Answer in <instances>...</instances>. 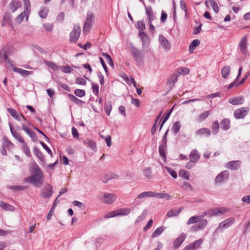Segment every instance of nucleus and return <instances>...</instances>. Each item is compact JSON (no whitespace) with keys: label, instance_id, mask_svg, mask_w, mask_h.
I'll return each mask as SVG.
<instances>
[{"label":"nucleus","instance_id":"obj_1","mask_svg":"<svg viewBox=\"0 0 250 250\" xmlns=\"http://www.w3.org/2000/svg\"><path fill=\"white\" fill-rule=\"evenodd\" d=\"M29 171L32 175L26 178L25 181L29 182L35 187H40L42 184L44 176L41 168L35 162L31 164Z\"/></svg>","mask_w":250,"mask_h":250},{"label":"nucleus","instance_id":"obj_2","mask_svg":"<svg viewBox=\"0 0 250 250\" xmlns=\"http://www.w3.org/2000/svg\"><path fill=\"white\" fill-rule=\"evenodd\" d=\"M81 34V27L79 24H75L73 29L70 34V41L75 43L79 38Z\"/></svg>","mask_w":250,"mask_h":250},{"label":"nucleus","instance_id":"obj_3","mask_svg":"<svg viewBox=\"0 0 250 250\" xmlns=\"http://www.w3.org/2000/svg\"><path fill=\"white\" fill-rule=\"evenodd\" d=\"M131 53L135 62L138 64H141L143 62L144 55L143 53L138 48L135 47H131Z\"/></svg>","mask_w":250,"mask_h":250},{"label":"nucleus","instance_id":"obj_4","mask_svg":"<svg viewBox=\"0 0 250 250\" xmlns=\"http://www.w3.org/2000/svg\"><path fill=\"white\" fill-rule=\"evenodd\" d=\"M100 199L104 204H111L116 200V197L114 194L104 192Z\"/></svg>","mask_w":250,"mask_h":250},{"label":"nucleus","instance_id":"obj_5","mask_svg":"<svg viewBox=\"0 0 250 250\" xmlns=\"http://www.w3.org/2000/svg\"><path fill=\"white\" fill-rule=\"evenodd\" d=\"M249 108L248 107H242L235 110L234 112V117L236 119H243L248 114Z\"/></svg>","mask_w":250,"mask_h":250},{"label":"nucleus","instance_id":"obj_6","mask_svg":"<svg viewBox=\"0 0 250 250\" xmlns=\"http://www.w3.org/2000/svg\"><path fill=\"white\" fill-rule=\"evenodd\" d=\"M159 42L163 49L165 51H168L170 50L171 46V43L163 35H159Z\"/></svg>","mask_w":250,"mask_h":250},{"label":"nucleus","instance_id":"obj_7","mask_svg":"<svg viewBox=\"0 0 250 250\" xmlns=\"http://www.w3.org/2000/svg\"><path fill=\"white\" fill-rule=\"evenodd\" d=\"M229 211V209L226 208H215L210 209L211 217L220 216Z\"/></svg>","mask_w":250,"mask_h":250},{"label":"nucleus","instance_id":"obj_8","mask_svg":"<svg viewBox=\"0 0 250 250\" xmlns=\"http://www.w3.org/2000/svg\"><path fill=\"white\" fill-rule=\"evenodd\" d=\"M198 223L192 226L191 230L193 231H197L203 229L207 225L208 221L206 219H200Z\"/></svg>","mask_w":250,"mask_h":250},{"label":"nucleus","instance_id":"obj_9","mask_svg":"<svg viewBox=\"0 0 250 250\" xmlns=\"http://www.w3.org/2000/svg\"><path fill=\"white\" fill-rule=\"evenodd\" d=\"M235 222V219L233 217L228 218L222 222L216 229V230H219L229 228Z\"/></svg>","mask_w":250,"mask_h":250},{"label":"nucleus","instance_id":"obj_10","mask_svg":"<svg viewBox=\"0 0 250 250\" xmlns=\"http://www.w3.org/2000/svg\"><path fill=\"white\" fill-rule=\"evenodd\" d=\"M21 126L22 129L31 137L33 141L36 142L38 140V138L36 133L30 129L24 123H22Z\"/></svg>","mask_w":250,"mask_h":250},{"label":"nucleus","instance_id":"obj_11","mask_svg":"<svg viewBox=\"0 0 250 250\" xmlns=\"http://www.w3.org/2000/svg\"><path fill=\"white\" fill-rule=\"evenodd\" d=\"M247 37L244 36L241 40L239 43V48L243 54L246 55L248 53L247 50Z\"/></svg>","mask_w":250,"mask_h":250},{"label":"nucleus","instance_id":"obj_12","mask_svg":"<svg viewBox=\"0 0 250 250\" xmlns=\"http://www.w3.org/2000/svg\"><path fill=\"white\" fill-rule=\"evenodd\" d=\"M203 242V240L202 239L196 240L194 242L187 245L183 250H194L199 248Z\"/></svg>","mask_w":250,"mask_h":250},{"label":"nucleus","instance_id":"obj_13","mask_svg":"<svg viewBox=\"0 0 250 250\" xmlns=\"http://www.w3.org/2000/svg\"><path fill=\"white\" fill-rule=\"evenodd\" d=\"M229 173L228 171H223L220 173L215 178V181L216 183H221L228 179Z\"/></svg>","mask_w":250,"mask_h":250},{"label":"nucleus","instance_id":"obj_14","mask_svg":"<svg viewBox=\"0 0 250 250\" xmlns=\"http://www.w3.org/2000/svg\"><path fill=\"white\" fill-rule=\"evenodd\" d=\"M187 237V234L184 233H181L174 241L173 243V248L174 249L178 248Z\"/></svg>","mask_w":250,"mask_h":250},{"label":"nucleus","instance_id":"obj_15","mask_svg":"<svg viewBox=\"0 0 250 250\" xmlns=\"http://www.w3.org/2000/svg\"><path fill=\"white\" fill-rule=\"evenodd\" d=\"M9 127H10V130L11 131V133L13 136V137L17 140L19 142L21 143V144L24 143L25 141L24 139L21 137L20 133L18 132V131L14 130L13 127L11 125V123L9 124Z\"/></svg>","mask_w":250,"mask_h":250},{"label":"nucleus","instance_id":"obj_16","mask_svg":"<svg viewBox=\"0 0 250 250\" xmlns=\"http://www.w3.org/2000/svg\"><path fill=\"white\" fill-rule=\"evenodd\" d=\"M241 162L240 161H232L227 163V167L231 170L238 169L240 167Z\"/></svg>","mask_w":250,"mask_h":250},{"label":"nucleus","instance_id":"obj_17","mask_svg":"<svg viewBox=\"0 0 250 250\" xmlns=\"http://www.w3.org/2000/svg\"><path fill=\"white\" fill-rule=\"evenodd\" d=\"M52 194V187L50 185H48L45 188L43 189L42 191V195L43 198H49L51 197Z\"/></svg>","mask_w":250,"mask_h":250},{"label":"nucleus","instance_id":"obj_18","mask_svg":"<svg viewBox=\"0 0 250 250\" xmlns=\"http://www.w3.org/2000/svg\"><path fill=\"white\" fill-rule=\"evenodd\" d=\"M29 15L28 14L25 9H24V11L22 12L20 14H19L15 19V21L18 23H21L24 20L25 17H26V20H28Z\"/></svg>","mask_w":250,"mask_h":250},{"label":"nucleus","instance_id":"obj_19","mask_svg":"<svg viewBox=\"0 0 250 250\" xmlns=\"http://www.w3.org/2000/svg\"><path fill=\"white\" fill-rule=\"evenodd\" d=\"M210 114V111H206L198 114L195 118V121L197 123H201L207 119Z\"/></svg>","mask_w":250,"mask_h":250},{"label":"nucleus","instance_id":"obj_20","mask_svg":"<svg viewBox=\"0 0 250 250\" xmlns=\"http://www.w3.org/2000/svg\"><path fill=\"white\" fill-rule=\"evenodd\" d=\"M189 157L191 161L197 163L200 158V155L198 151L195 149L191 151Z\"/></svg>","mask_w":250,"mask_h":250},{"label":"nucleus","instance_id":"obj_21","mask_svg":"<svg viewBox=\"0 0 250 250\" xmlns=\"http://www.w3.org/2000/svg\"><path fill=\"white\" fill-rule=\"evenodd\" d=\"M229 103L233 105L241 104L244 103V98L242 96L234 98H230L229 99Z\"/></svg>","mask_w":250,"mask_h":250},{"label":"nucleus","instance_id":"obj_22","mask_svg":"<svg viewBox=\"0 0 250 250\" xmlns=\"http://www.w3.org/2000/svg\"><path fill=\"white\" fill-rule=\"evenodd\" d=\"M195 133L197 136L204 135L208 137L210 136L211 132L210 130L208 128H202L196 130Z\"/></svg>","mask_w":250,"mask_h":250},{"label":"nucleus","instance_id":"obj_23","mask_svg":"<svg viewBox=\"0 0 250 250\" xmlns=\"http://www.w3.org/2000/svg\"><path fill=\"white\" fill-rule=\"evenodd\" d=\"M34 152L35 153L36 156L39 159L41 162V164L44 165L45 164V159L43 155L40 150L37 147L35 146L33 148Z\"/></svg>","mask_w":250,"mask_h":250},{"label":"nucleus","instance_id":"obj_24","mask_svg":"<svg viewBox=\"0 0 250 250\" xmlns=\"http://www.w3.org/2000/svg\"><path fill=\"white\" fill-rule=\"evenodd\" d=\"M21 7V2L19 0H13L9 4V8L12 12H15Z\"/></svg>","mask_w":250,"mask_h":250},{"label":"nucleus","instance_id":"obj_25","mask_svg":"<svg viewBox=\"0 0 250 250\" xmlns=\"http://www.w3.org/2000/svg\"><path fill=\"white\" fill-rule=\"evenodd\" d=\"M146 13L147 16L148 21H152L155 20V15L151 7H146Z\"/></svg>","mask_w":250,"mask_h":250},{"label":"nucleus","instance_id":"obj_26","mask_svg":"<svg viewBox=\"0 0 250 250\" xmlns=\"http://www.w3.org/2000/svg\"><path fill=\"white\" fill-rule=\"evenodd\" d=\"M94 20V15L91 11H88L86 14V18L84 22L93 24Z\"/></svg>","mask_w":250,"mask_h":250},{"label":"nucleus","instance_id":"obj_27","mask_svg":"<svg viewBox=\"0 0 250 250\" xmlns=\"http://www.w3.org/2000/svg\"><path fill=\"white\" fill-rule=\"evenodd\" d=\"M13 71L15 72H17L20 74L21 75L23 76H26L32 74V72L31 71L25 70L18 67L13 68Z\"/></svg>","mask_w":250,"mask_h":250},{"label":"nucleus","instance_id":"obj_28","mask_svg":"<svg viewBox=\"0 0 250 250\" xmlns=\"http://www.w3.org/2000/svg\"><path fill=\"white\" fill-rule=\"evenodd\" d=\"M200 42L197 39L194 40L190 44L189 46L188 50L190 53H192L196 47L200 45Z\"/></svg>","mask_w":250,"mask_h":250},{"label":"nucleus","instance_id":"obj_29","mask_svg":"<svg viewBox=\"0 0 250 250\" xmlns=\"http://www.w3.org/2000/svg\"><path fill=\"white\" fill-rule=\"evenodd\" d=\"M230 72V67L228 65L225 66L221 70L222 77L224 79L228 78Z\"/></svg>","mask_w":250,"mask_h":250},{"label":"nucleus","instance_id":"obj_30","mask_svg":"<svg viewBox=\"0 0 250 250\" xmlns=\"http://www.w3.org/2000/svg\"><path fill=\"white\" fill-rule=\"evenodd\" d=\"M0 207L5 210L13 211L15 209V208L13 206L1 201H0Z\"/></svg>","mask_w":250,"mask_h":250},{"label":"nucleus","instance_id":"obj_31","mask_svg":"<svg viewBox=\"0 0 250 250\" xmlns=\"http://www.w3.org/2000/svg\"><path fill=\"white\" fill-rule=\"evenodd\" d=\"M48 11L47 7H42L39 12V15L41 18L45 19L47 16Z\"/></svg>","mask_w":250,"mask_h":250},{"label":"nucleus","instance_id":"obj_32","mask_svg":"<svg viewBox=\"0 0 250 250\" xmlns=\"http://www.w3.org/2000/svg\"><path fill=\"white\" fill-rule=\"evenodd\" d=\"M131 212V210L128 208H123L116 210V214L118 215H127Z\"/></svg>","mask_w":250,"mask_h":250},{"label":"nucleus","instance_id":"obj_33","mask_svg":"<svg viewBox=\"0 0 250 250\" xmlns=\"http://www.w3.org/2000/svg\"><path fill=\"white\" fill-rule=\"evenodd\" d=\"M7 111L10 114V115L16 120L19 121H21V117L18 115V113L16 110L12 108H7Z\"/></svg>","mask_w":250,"mask_h":250},{"label":"nucleus","instance_id":"obj_34","mask_svg":"<svg viewBox=\"0 0 250 250\" xmlns=\"http://www.w3.org/2000/svg\"><path fill=\"white\" fill-rule=\"evenodd\" d=\"M221 128L225 130H228L230 127V121L228 119H224L221 122Z\"/></svg>","mask_w":250,"mask_h":250},{"label":"nucleus","instance_id":"obj_35","mask_svg":"<svg viewBox=\"0 0 250 250\" xmlns=\"http://www.w3.org/2000/svg\"><path fill=\"white\" fill-rule=\"evenodd\" d=\"M165 228L164 226H161L157 228L152 234V237L155 238L159 236L165 230Z\"/></svg>","mask_w":250,"mask_h":250},{"label":"nucleus","instance_id":"obj_36","mask_svg":"<svg viewBox=\"0 0 250 250\" xmlns=\"http://www.w3.org/2000/svg\"><path fill=\"white\" fill-rule=\"evenodd\" d=\"M182 208L176 210H169L167 214V215L168 217H171L178 215L182 211Z\"/></svg>","mask_w":250,"mask_h":250},{"label":"nucleus","instance_id":"obj_37","mask_svg":"<svg viewBox=\"0 0 250 250\" xmlns=\"http://www.w3.org/2000/svg\"><path fill=\"white\" fill-rule=\"evenodd\" d=\"M147 197H154V192L153 191L143 192L137 196V198H143Z\"/></svg>","mask_w":250,"mask_h":250},{"label":"nucleus","instance_id":"obj_38","mask_svg":"<svg viewBox=\"0 0 250 250\" xmlns=\"http://www.w3.org/2000/svg\"><path fill=\"white\" fill-rule=\"evenodd\" d=\"M22 149L23 151L27 157H30L31 156V153L27 144L24 142L22 143Z\"/></svg>","mask_w":250,"mask_h":250},{"label":"nucleus","instance_id":"obj_39","mask_svg":"<svg viewBox=\"0 0 250 250\" xmlns=\"http://www.w3.org/2000/svg\"><path fill=\"white\" fill-rule=\"evenodd\" d=\"M200 219H201L200 216H192L190 218H189V219L188 220L187 222V224L189 225L197 223L198 221H199Z\"/></svg>","mask_w":250,"mask_h":250},{"label":"nucleus","instance_id":"obj_40","mask_svg":"<svg viewBox=\"0 0 250 250\" xmlns=\"http://www.w3.org/2000/svg\"><path fill=\"white\" fill-rule=\"evenodd\" d=\"M83 143L91 148L92 150H95L96 149V144L95 143L90 140H85L83 141Z\"/></svg>","mask_w":250,"mask_h":250},{"label":"nucleus","instance_id":"obj_41","mask_svg":"<svg viewBox=\"0 0 250 250\" xmlns=\"http://www.w3.org/2000/svg\"><path fill=\"white\" fill-rule=\"evenodd\" d=\"M181 124L180 122L177 121L174 123L172 127V131L174 132V133L177 134V132L179 131L181 128Z\"/></svg>","mask_w":250,"mask_h":250},{"label":"nucleus","instance_id":"obj_42","mask_svg":"<svg viewBox=\"0 0 250 250\" xmlns=\"http://www.w3.org/2000/svg\"><path fill=\"white\" fill-rule=\"evenodd\" d=\"M68 96L69 99L72 101H73V102H74L75 103H76L77 104L80 105V104H82L83 103V102L82 100L79 99L78 98H77V97H76L75 96H74L72 94H68Z\"/></svg>","mask_w":250,"mask_h":250},{"label":"nucleus","instance_id":"obj_43","mask_svg":"<svg viewBox=\"0 0 250 250\" xmlns=\"http://www.w3.org/2000/svg\"><path fill=\"white\" fill-rule=\"evenodd\" d=\"M102 56L105 59L107 63H108L112 67H113L114 63L109 55L107 53H103Z\"/></svg>","mask_w":250,"mask_h":250},{"label":"nucleus","instance_id":"obj_44","mask_svg":"<svg viewBox=\"0 0 250 250\" xmlns=\"http://www.w3.org/2000/svg\"><path fill=\"white\" fill-rule=\"evenodd\" d=\"M178 72L181 75H187L189 73V69L186 67H180L178 69Z\"/></svg>","mask_w":250,"mask_h":250},{"label":"nucleus","instance_id":"obj_45","mask_svg":"<svg viewBox=\"0 0 250 250\" xmlns=\"http://www.w3.org/2000/svg\"><path fill=\"white\" fill-rule=\"evenodd\" d=\"M219 128V124L218 121H214L212 125V132L217 134Z\"/></svg>","mask_w":250,"mask_h":250},{"label":"nucleus","instance_id":"obj_46","mask_svg":"<svg viewBox=\"0 0 250 250\" xmlns=\"http://www.w3.org/2000/svg\"><path fill=\"white\" fill-rule=\"evenodd\" d=\"M144 175L148 179L152 178L151 168L149 167H145L144 169Z\"/></svg>","mask_w":250,"mask_h":250},{"label":"nucleus","instance_id":"obj_47","mask_svg":"<svg viewBox=\"0 0 250 250\" xmlns=\"http://www.w3.org/2000/svg\"><path fill=\"white\" fill-rule=\"evenodd\" d=\"M104 109L107 116H109L112 110V104L111 102L105 103L104 105Z\"/></svg>","mask_w":250,"mask_h":250},{"label":"nucleus","instance_id":"obj_48","mask_svg":"<svg viewBox=\"0 0 250 250\" xmlns=\"http://www.w3.org/2000/svg\"><path fill=\"white\" fill-rule=\"evenodd\" d=\"M166 147V145L161 144L160 145L159 147V152L160 154V155L165 158L166 157V153H165V147Z\"/></svg>","mask_w":250,"mask_h":250},{"label":"nucleus","instance_id":"obj_49","mask_svg":"<svg viewBox=\"0 0 250 250\" xmlns=\"http://www.w3.org/2000/svg\"><path fill=\"white\" fill-rule=\"evenodd\" d=\"M242 67H240L239 68V71H238V75H237V77L235 80V81H234L233 82L231 83L228 87V89H230L236 83V81L241 76V72H242Z\"/></svg>","mask_w":250,"mask_h":250},{"label":"nucleus","instance_id":"obj_50","mask_svg":"<svg viewBox=\"0 0 250 250\" xmlns=\"http://www.w3.org/2000/svg\"><path fill=\"white\" fill-rule=\"evenodd\" d=\"M179 174L180 176L186 180H188L189 179V173L185 170H180Z\"/></svg>","mask_w":250,"mask_h":250},{"label":"nucleus","instance_id":"obj_51","mask_svg":"<svg viewBox=\"0 0 250 250\" xmlns=\"http://www.w3.org/2000/svg\"><path fill=\"white\" fill-rule=\"evenodd\" d=\"M178 77V74H173L171 76V77L170 78V80H169V83H170V84H171V83H172V86H173L174 85L175 83L177 82Z\"/></svg>","mask_w":250,"mask_h":250},{"label":"nucleus","instance_id":"obj_52","mask_svg":"<svg viewBox=\"0 0 250 250\" xmlns=\"http://www.w3.org/2000/svg\"><path fill=\"white\" fill-rule=\"evenodd\" d=\"M210 5L215 13H218L219 11V7L217 3L214 0H210Z\"/></svg>","mask_w":250,"mask_h":250},{"label":"nucleus","instance_id":"obj_53","mask_svg":"<svg viewBox=\"0 0 250 250\" xmlns=\"http://www.w3.org/2000/svg\"><path fill=\"white\" fill-rule=\"evenodd\" d=\"M146 214H147L146 210H144L143 212H142V213L141 214V215H140L139 217H138V218L136 219V220L135 221V223H138L140 222L141 221H142V220H143L145 219V218L146 217Z\"/></svg>","mask_w":250,"mask_h":250},{"label":"nucleus","instance_id":"obj_54","mask_svg":"<svg viewBox=\"0 0 250 250\" xmlns=\"http://www.w3.org/2000/svg\"><path fill=\"white\" fill-rule=\"evenodd\" d=\"M92 25V24L84 22V25L83 27V33L87 34L89 32Z\"/></svg>","mask_w":250,"mask_h":250},{"label":"nucleus","instance_id":"obj_55","mask_svg":"<svg viewBox=\"0 0 250 250\" xmlns=\"http://www.w3.org/2000/svg\"><path fill=\"white\" fill-rule=\"evenodd\" d=\"M24 4V9H25L28 14L30 12V3L29 0H23Z\"/></svg>","mask_w":250,"mask_h":250},{"label":"nucleus","instance_id":"obj_56","mask_svg":"<svg viewBox=\"0 0 250 250\" xmlns=\"http://www.w3.org/2000/svg\"><path fill=\"white\" fill-rule=\"evenodd\" d=\"M165 168L173 178L176 179L177 178V175L175 171L167 167H166Z\"/></svg>","mask_w":250,"mask_h":250},{"label":"nucleus","instance_id":"obj_57","mask_svg":"<svg viewBox=\"0 0 250 250\" xmlns=\"http://www.w3.org/2000/svg\"><path fill=\"white\" fill-rule=\"evenodd\" d=\"M75 95L79 97H82L85 95V91L82 89H77L74 91Z\"/></svg>","mask_w":250,"mask_h":250},{"label":"nucleus","instance_id":"obj_58","mask_svg":"<svg viewBox=\"0 0 250 250\" xmlns=\"http://www.w3.org/2000/svg\"><path fill=\"white\" fill-rule=\"evenodd\" d=\"M41 145L42 146V147H43L44 149H45L46 151L48 152V154H50V155L51 156V157H53V154H52V151L50 149L49 147H48L46 145H45L43 142H42V141H40V142Z\"/></svg>","mask_w":250,"mask_h":250},{"label":"nucleus","instance_id":"obj_59","mask_svg":"<svg viewBox=\"0 0 250 250\" xmlns=\"http://www.w3.org/2000/svg\"><path fill=\"white\" fill-rule=\"evenodd\" d=\"M4 21H5L7 24H11V16L9 13H6L3 17Z\"/></svg>","mask_w":250,"mask_h":250},{"label":"nucleus","instance_id":"obj_60","mask_svg":"<svg viewBox=\"0 0 250 250\" xmlns=\"http://www.w3.org/2000/svg\"><path fill=\"white\" fill-rule=\"evenodd\" d=\"M44 63L47 65L48 67H51L53 70H55L57 68V66L55 64L51 62L45 60Z\"/></svg>","mask_w":250,"mask_h":250},{"label":"nucleus","instance_id":"obj_61","mask_svg":"<svg viewBox=\"0 0 250 250\" xmlns=\"http://www.w3.org/2000/svg\"><path fill=\"white\" fill-rule=\"evenodd\" d=\"M86 83V80L82 77H78L76 80V83L81 85H85Z\"/></svg>","mask_w":250,"mask_h":250},{"label":"nucleus","instance_id":"obj_62","mask_svg":"<svg viewBox=\"0 0 250 250\" xmlns=\"http://www.w3.org/2000/svg\"><path fill=\"white\" fill-rule=\"evenodd\" d=\"M139 35L142 40L143 44H144L147 39L146 35L143 32H140Z\"/></svg>","mask_w":250,"mask_h":250},{"label":"nucleus","instance_id":"obj_63","mask_svg":"<svg viewBox=\"0 0 250 250\" xmlns=\"http://www.w3.org/2000/svg\"><path fill=\"white\" fill-rule=\"evenodd\" d=\"M44 28L48 32L51 31L53 28V24L51 23H44L43 24Z\"/></svg>","mask_w":250,"mask_h":250},{"label":"nucleus","instance_id":"obj_64","mask_svg":"<svg viewBox=\"0 0 250 250\" xmlns=\"http://www.w3.org/2000/svg\"><path fill=\"white\" fill-rule=\"evenodd\" d=\"M137 25L138 29L141 31H143L145 29V23L143 21H139L137 23Z\"/></svg>","mask_w":250,"mask_h":250}]
</instances>
